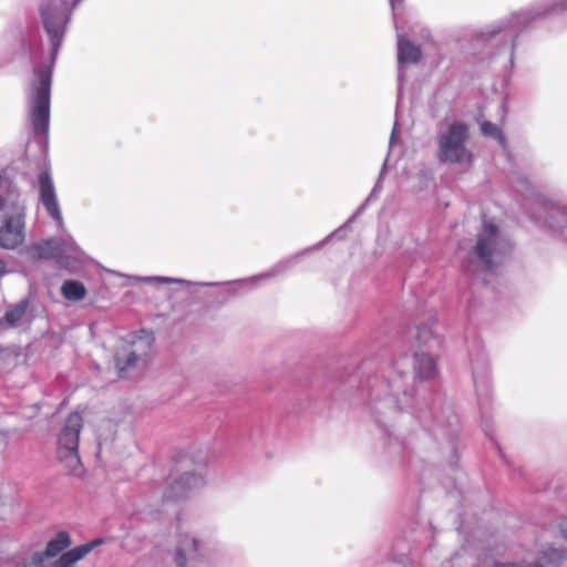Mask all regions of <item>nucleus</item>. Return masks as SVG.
I'll use <instances>...</instances> for the list:
<instances>
[{
    "label": "nucleus",
    "mask_w": 567,
    "mask_h": 567,
    "mask_svg": "<svg viewBox=\"0 0 567 567\" xmlns=\"http://www.w3.org/2000/svg\"><path fill=\"white\" fill-rule=\"evenodd\" d=\"M546 215L545 224L553 230L563 231L567 229V206L551 203H544Z\"/></svg>",
    "instance_id": "obj_17"
},
{
    "label": "nucleus",
    "mask_w": 567,
    "mask_h": 567,
    "mask_svg": "<svg viewBox=\"0 0 567 567\" xmlns=\"http://www.w3.org/2000/svg\"><path fill=\"white\" fill-rule=\"evenodd\" d=\"M39 200L48 215L56 223L59 228L63 226V217L58 202L55 187L49 169H43L38 176Z\"/></svg>",
    "instance_id": "obj_11"
},
{
    "label": "nucleus",
    "mask_w": 567,
    "mask_h": 567,
    "mask_svg": "<svg viewBox=\"0 0 567 567\" xmlns=\"http://www.w3.org/2000/svg\"><path fill=\"white\" fill-rule=\"evenodd\" d=\"M470 125L464 121H453L441 127L436 136V158L442 164L471 166L474 154L468 147Z\"/></svg>",
    "instance_id": "obj_6"
},
{
    "label": "nucleus",
    "mask_w": 567,
    "mask_h": 567,
    "mask_svg": "<svg viewBox=\"0 0 567 567\" xmlns=\"http://www.w3.org/2000/svg\"><path fill=\"white\" fill-rule=\"evenodd\" d=\"M472 375L478 403L481 405L487 404L491 398V380L488 360L485 353L482 352L472 358Z\"/></svg>",
    "instance_id": "obj_13"
},
{
    "label": "nucleus",
    "mask_w": 567,
    "mask_h": 567,
    "mask_svg": "<svg viewBox=\"0 0 567 567\" xmlns=\"http://www.w3.org/2000/svg\"><path fill=\"white\" fill-rule=\"evenodd\" d=\"M136 281L145 282V284H178L186 287L190 286H219L220 282H193L185 279L173 278V277H163V276H147V277H136Z\"/></svg>",
    "instance_id": "obj_21"
},
{
    "label": "nucleus",
    "mask_w": 567,
    "mask_h": 567,
    "mask_svg": "<svg viewBox=\"0 0 567 567\" xmlns=\"http://www.w3.org/2000/svg\"><path fill=\"white\" fill-rule=\"evenodd\" d=\"M83 419L79 412H72L65 419L58 435L56 457L73 475H80L82 463L79 456V440Z\"/></svg>",
    "instance_id": "obj_7"
},
{
    "label": "nucleus",
    "mask_w": 567,
    "mask_h": 567,
    "mask_svg": "<svg viewBox=\"0 0 567 567\" xmlns=\"http://www.w3.org/2000/svg\"><path fill=\"white\" fill-rule=\"evenodd\" d=\"M435 375L436 362L433 357L415 352L411 359L403 354L392 362L384 379L373 377L361 381L360 391L369 396L375 422L384 427L390 437L393 433L388 427L392 423L402 425L419 422L435 436L437 432H442L454 450L452 436L456 432L458 417L453 406L444 405L441 414L432 419L429 403L425 400L416 401L413 396V386L410 388V381H414L415 377L431 380Z\"/></svg>",
    "instance_id": "obj_1"
},
{
    "label": "nucleus",
    "mask_w": 567,
    "mask_h": 567,
    "mask_svg": "<svg viewBox=\"0 0 567 567\" xmlns=\"http://www.w3.org/2000/svg\"><path fill=\"white\" fill-rule=\"evenodd\" d=\"M27 207L22 199L17 197L8 206L0 223V247L14 250L25 239Z\"/></svg>",
    "instance_id": "obj_9"
},
{
    "label": "nucleus",
    "mask_w": 567,
    "mask_h": 567,
    "mask_svg": "<svg viewBox=\"0 0 567 567\" xmlns=\"http://www.w3.org/2000/svg\"><path fill=\"white\" fill-rule=\"evenodd\" d=\"M178 540L175 553L176 567H186L187 560L199 561L207 558L210 543L203 542L195 536L182 530L181 518H178Z\"/></svg>",
    "instance_id": "obj_10"
},
{
    "label": "nucleus",
    "mask_w": 567,
    "mask_h": 567,
    "mask_svg": "<svg viewBox=\"0 0 567 567\" xmlns=\"http://www.w3.org/2000/svg\"><path fill=\"white\" fill-rule=\"evenodd\" d=\"M35 249L40 258L54 259L61 266L66 267L68 260L74 251V243L71 239L51 238L37 244Z\"/></svg>",
    "instance_id": "obj_15"
},
{
    "label": "nucleus",
    "mask_w": 567,
    "mask_h": 567,
    "mask_svg": "<svg viewBox=\"0 0 567 567\" xmlns=\"http://www.w3.org/2000/svg\"><path fill=\"white\" fill-rule=\"evenodd\" d=\"M461 556H462V555H461V553H455V555L453 556V558H452V559H457V558H460Z\"/></svg>",
    "instance_id": "obj_31"
},
{
    "label": "nucleus",
    "mask_w": 567,
    "mask_h": 567,
    "mask_svg": "<svg viewBox=\"0 0 567 567\" xmlns=\"http://www.w3.org/2000/svg\"><path fill=\"white\" fill-rule=\"evenodd\" d=\"M21 349L19 347H0V371H8L20 363Z\"/></svg>",
    "instance_id": "obj_22"
},
{
    "label": "nucleus",
    "mask_w": 567,
    "mask_h": 567,
    "mask_svg": "<svg viewBox=\"0 0 567 567\" xmlns=\"http://www.w3.org/2000/svg\"><path fill=\"white\" fill-rule=\"evenodd\" d=\"M206 481L204 476L196 473H185L167 487L163 495V501H177L190 496L195 491L204 487Z\"/></svg>",
    "instance_id": "obj_14"
},
{
    "label": "nucleus",
    "mask_w": 567,
    "mask_h": 567,
    "mask_svg": "<svg viewBox=\"0 0 567 567\" xmlns=\"http://www.w3.org/2000/svg\"><path fill=\"white\" fill-rule=\"evenodd\" d=\"M28 308H29V300L22 299L19 302L9 306V308L6 310L3 318L1 319V321L11 328H16L21 322V320L24 318Z\"/></svg>",
    "instance_id": "obj_20"
},
{
    "label": "nucleus",
    "mask_w": 567,
    "mask_h": 567,
    "mask_svg": "<svg viewBox=\"0 0 567 567\" xmlns=\"http://www.w3.org/2000/svg\"><path fill=\"white\" fill-rule=\"evenodd\" d=\"M386 165H388V158L384 161L383 165H382V168H381V172H380V176H379V179L378 182L375 183L373 189L371 190L370 195L368 196V198L364 200V203L358 207L357 212L348 219L347 223H344L341 227H339L336 231H333L332 234H330L329 236H327L322 241L285 259V260H281L280 262H278L274 268H271L269 271L267 272H264L261 275H258V276H254V277H250L248 279H243V280H236V281H231V282H227V285H229L230 287L227 288L226 292L229 295V296H237L240 293V291H246L248 290L249 288H252L257 285V282L261 281V280H265V279H269V278H272L277 275H280L282 272H285L287 269H289L290 267H292L293 265H296L303 256L312 252V251H316V250H319L326 243H328L332 237L334 236H338L340 233H342L344 229H347L349 227V225L351 223H353L355 220V218L358 216H360L367 208V206L372 202V200H375L379 193L381 192L382 189V186H381V179H382V176L386 169Z\"/></svg>",
    "instance_id": "obj_5"
},
{
    "label": "nucleus",
    "mask_w": 567,
    "mask_h": 567,
    "mask_svg": "<svg viewBox=\"0 0 567 567\" xmlns=\"http://www.w3.org/2000/svg\"><path fill=\"white\" fill-rule=\"evenodd\" d=\"M560 530L564 537L567 539V518L560 523Z\"/></svg>",
    "instance_id": "obj_29"
},
{
    "label": "nucleus",
    "mask_w": 567,
    "mask_h": 567,
    "mask_svg": "<svg viewBox=\"0 0 567 567\" xmlns=\"http://www.w3.org/2000/svg\"><path fill=\"white\" fill-rule=\"evenodd\" d=\"M61 292L66 300L80 301L86 295L84 285L78 280H66L61 287Z\"/></svg>",
    "instance_id": "obj_23"
},
{
    "label": "nucleus",
    "mask_w": 567,
    "mask_h": 567,
    "mask_svg": "<svg viewBox=\"0 0 567 567\" xmlns=\"http://www.w3.org/2000/svg\"><path fill=\"white\" fill-rule=\"evenodd\" d=\"M154 341L153 332L147 330H140L127 336L114 354L115 365L121 378H124L125 372L140 362H146Z\"/></svg>",
    "instance_id": "obj_8"
},
{
    "label": "nucleus",
    "mask_w": 567,
    "mask_h": 567,
    "mask_svg": "<svg viewBox=\"0 0 567 567\" xmlns=\"http://www.w3.org/2000/svg\"><path fill=\"white\" fill-rule=\"evenodd\" d=\"M389 2L392 8V11H393V19L395 20L396 19V8L399 4H401V0H389Z\"/></svg>",
    "instance_id": "obj_27"
},
{
    "label": "nucleus",
    "mask_w": 567,
    "mask_h": 567,
    "mask_svg": "<svg viewBox=\"0 0 567 567\" xmlns=\"http://www.w3.org/2000/svg\"><path fill=\"white\" fill-rule=\"evenodd\" d=\"M6 443H7L6 435L3 433H0V446L6 445Z\"/></svg>",
    "instance_id": "obj_30"
},
{
    "label": "nucleus",
    "mask_w": 567,
    "mask_h": 567,
    "mask_svg": "<svg viewBox=\"0 0 567 567\" xmlns=\"http://www.w3.org/2000/svg\"><path fill=\"white\" fill-rule=\"evenodd\" d=\"M435 324L436 320L432 319L430 322L421 324L417 328L416 338L420 344L425 346L429 349L441 347L442 339L436 334L434 330Z\"/></svg>",
    "instance_id": "obj_19"
},
{
    "label": "nucleus",
    "mask_w": 567,
    "mask_h": 567,
    "mask_svg": "<svg viewBox=\"0 0 567 567\" xmlns=\"http://www.w3.org/2000/svg\"><path fill=\"white\" fill-rule=\"evenodd\" d=\"M512 250V243L503 236L496 225L484 218L476 243L463 261L464 272H493Z\"/></svg>",
    "instance_id": "obj_4"
},
{
    "label": "nucleus",
    "mask_w": 567,
    "mask_h": 567,
    "mask_svg": "<svg viewBox=\"0 0 567 567\" xmlns=\"http://www.w3.org/2000/svg\"><path fill=\"white\" fill-rule=\"evenodd\" d=\"M101 544V540H94L92 543L83 544L76 546L60 556L51 567H75L74 565L81 560L85 555H87L94 546Z\"/></svg>",
    "instance_id": "obj_18"
},
{
    "label": "nucleus",
    "mask_w": 567,
    "mask_h": 567,
    "mask_svg": "<svg viewBox=\"0 0 567 567\" xmlns=\"http://www.w3.org/2000/svg\"><path fill=\"white\" fill-rule=\"evenodd\" d=\"M539 558L547 566L558 567L567 560V553L561 548L548 547L540 553Z\"/></svg>",
    "instance_id": "obj_24"
},
{
    "label": "nucleus",
    "mask_w": 567,
    "mask_h": 567,
    "mask_svg": "<svg viewBox=\"0 0 567 567\" xmlns=\"http://www.w3.org/2000/svg\"><path fill=\"white\" fill-rule=\"evenodd\" d=\"M83 0H41L39 13L50 43L44 55L37 29L20 32L18 54L32 64V79L25 92L29 122L34 136L47 143L50 128L51 86L54 64L73 12Z\"/></svg>",
    "instance_id": "obj_2"
},
{
    "label": "nucleus",
    "mask_w": 567,
    "mask_h": 567,
    "mask_svg": "<svg viewBox=\"0 0 567 567\" xmlns=\"http://www.w3.org/2000/svg\"><path fill=\"white\" fill-rule=\"evenodd\" d=\"M398 137H399V124H398V122H395L393 125L392 132H391L390 141H389L390 148L395 145V143L398 142Z\"/></svg>",
    "instance_id": "obj_26"
},
{
    "label": "nucleus",
    "mask_w": 567,
    "mask_h": 567,
    "mask_svg": "<svg viewBox=\"0 0 567 567\" xmlns=\"http://www.w3.org/2000/svg\"><path fill=\"white\" fill-rule=\"evenodd\" d=\"M395 29L396 19L394 20ZM398 38V102L402 95L403 84L405 82V71L404 64L406 63H417L421 59V50L417 45L413 44L409 40L404 39L403 35L396 30Z\"/></svg>",
    "instance_id": "obj_12"
},
{
    "label": "nucleus",
    "mask_w": 567,
    "mask_h": 567,
    "mask_svg": "<svg viewBox=\"0 0 567 567\" xmlns=\"http://www.w3.org/2000/svg\"><path fill=\"white\" fill-rule=\"evenodd\" d=\"M450 563H451V561H446V563H444V567H452V566L450 565Z\"/></svg>",
    "instance_id": "obj_32"
},
{
    "label": "nucleus",
    "mask_w": 567,
    "mask_h": 567,
    "mask_svg": "<svg viewBox=\"0 0 567 567\" xmlns=\"http://www.w3.org/2000/svg\"><path fill=\"white\" fill-rule=\"evenodd\" d=\"M482 135L494 138L503 147L504 151L507 148V142L502 130L489 121H483L480 124Z\"/></svg>",
    "instance_id": "obj_25"
},
{
    "label": "nucleus",
    "mask_w": 567,
    "mask_h": 567,
    "mask_svg": "<svg viewBox=\"0 0 567 567\" xmlns=\"http://www.w3.org/2000/svg\"><path fill=\"white\" fill-rule=\"evenodd\" d=\"M8 272H9V270L7 268L6 261L0 259V277L4 276Z\"/></svg>",
    "instance_id": "obj_28"
},
{
    "label": "nucleus",
    "mask_w": 567,
    "mask_h": 567,
    "mask_svg": "<svg viewBox=\"0 0 567 567\" xmlns=\"http://www.w3.org/2000/svg\"><path fill=\"white\" fill-rule=\"evenodd\" d=\"M566 11L567 0H537L527 8L487 25L482 35L486 40L499 43L494 56L504 58V65L513 68L519 34L535 22Z\"/></svg>",
    "instance_id": "obj_3"
},
{
    "label": "nucleus",
    "mask_w": 567,
    "mask_h": 567,
    "mask_svg": "<svg viewBox=\"0 0 567 567\" xmlns=\"http://www.w3.org/2000/svg\"><path fill=\"white\" fill-rule=\"evenodd\" d=\"M70 545V535L66 532H59L49 540L43 553H33L28 559L17 564V567H45L47 558L56 556Z\"/></svg>",
    "instance_id": "obj_16"
}]
</instances>
